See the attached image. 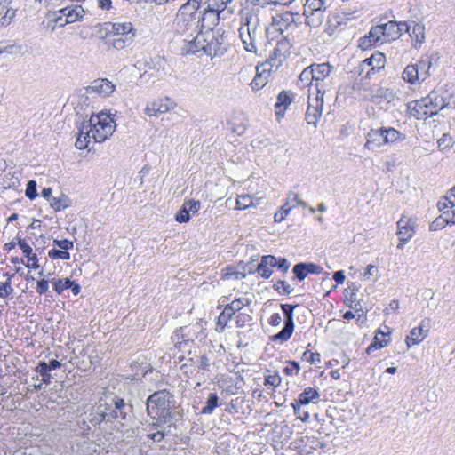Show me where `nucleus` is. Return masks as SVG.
I'll list each match as a JSON object with an SVG mask.
<instances>
[{"label":"nucleus","instance_id":"42","mask_svg":"<svg viewBox=\"0 0 455 455\" xmlns=\"http://www.w3.org/2000/svg\"><path fill=\"white\" fill-rule=\"evenodd\" d=\"M327 92H319V91L311 90V93L308 92V104L312 106L319 105V108H323L324 102L323 97Z\"/></svg>","mask_w":455,"mask_h":455},{"label":"nucleus","instance_id":"56","mask_svg":"<svg viewBox=\"0 0 455 455\" xmlns=\"http://www.w3.org/2000/svg\"><path fill=\"white\" fill-rule=\"evenodd\" d=\"M25 195L31 200L37 196L36 182L35 180H31L28 182Z\"/></svg>","mask_w":455,"mask_h":455},{"label":"nucleus","instance_id":"7","mask_svg":"<svg viewBox=\"0 0 455 455\" xmlns=\"http://www.w3.org/2000/svg\"><path fill=\"white\" fill-rule=\"evenodd\" d=\"M328 4L323 0H306L303 10L306 24L310 28L320 27L324 20Z\"/></svg>","mask_w":455,"mask_h":455},{"label":"nucleus","instance_id":"22","mask_svg":"<svg viewBox=\"0 0 455 455\" xmlns=\"http://www.w3.org/2000/svg\"><path fill=\"white\" fill-rule=\"evenodd\" d=\"M293 98H294L293 93H291V92L284 91V90L282 91L277 95V100L275 104V116H276L277 120H280L281 118L283 117L284 112L287 109V108L289 107V105L292 102Z\"/></svg>","mask_w":455,"mask_h":455},{"label":"nucleus","instance_id":"59","mask_svg":"<svg viewBox=\"0 0 455 455\" xmlns=\"http://www.w3.org/2000/svg\"><path fill=\"white\" fill-rule=\"evenodd\" d=\"M257 272L259 273V275L265 278V279H267L271 276V275L273 274V271L272 269L267 267L266 264H264L261 260H260V263L258 265V267H257Z\"/></svg>","mask_w":455,"mask_h":455},{"label":"nucleus","instance_id":"18","mask_svg":"<svg viewBox=\"0 0 455 455\" xmlns=\"http://www.w3.org/2000/svg\"><path fill=\"white\" fill-rule=\"evenodd\" d=\"M256 70L257 74L251 83L253 91L262 89L268 83L271 73L276 71L271 67H265L264 63L258 65Z\"/></svg>","mask_w":455,"mask_h":455},{"label":"nucleus","instance_id":"16","mask_svg":"<svg viewBox=\"0 0 455 455\" xmlns=\"http://www.w3.org/2000/svg\"><path fill=\"white\" fill-rule=\"evenodd\" d=\"M116 86L107 78H99L94 80L91 85L86 87L88 94H98L102 97H108L115 91Z\"/></svg>","mask_w":455,"mask_h":455},{"label":"nucleus","instance_id":"64","mask_svg":"<svg viewBox=\"0 0 455 455\" xmlns=\"http://www.w3.org/2000/svg\"><path fill=\"white\" fill-rule=\"evenodd\" d=\"M281 384V377L278 374L268 375L265 378V385H269L274 387Z\"/></svg>","mask_w":455,"mask_h":455},{"label":"nucleus","instance_id":"50","mask_svg":"<svg viewBox=\"0 0 455 455\" xmlns=\"http://www.w3.org/2000/svg\"><path fill=\"white\" fill-rule=\"evenodd\" d=\"M451 223V217L439 216L430 225L432 230H438Z\"/></svg>","mask_w":455,"mask_h":455},{"label":"nucleus","instance_id":"10","mask_svg":"<svg viewBox=\"0 0 455 455\" xmlns=\"http://www.w3.org/2000/svg\"><path fill=\"white\" fill-rule=\"evenodd\" d=\"M385 60V55L380 52H376L371 57L361 61L358 67L355 68L354 72L363 78H370L371 75L384 68Z\"/></svg>","mask_w":455,"mask_h":455},{"label":"nucleus","instance_id":"52","mask_svg":"<svg viewBox=\"0 0 455 455\" xmlns=\"http://www.w3.org/2000/svg\"><path fill=\"white\" fill-rule=\"evenodd\" d=\"M12 277L13 275H9L6 282L0 283V298H6L13 292V288L12 287Z\"/></svg>","mask_w":455,"mask_h":455},{"label":"nucleus","instance_id":"39","mask_svg":"<svg viewBox=\"0 0 455 455\" xmlns=\"http://www.w3.org/2000/svg\"><path fill=\"white\" fill-rule=\"evenodd\" d=\"M134 35H131L129 36H122L118 38H115L111 41L110 45L116 50H123L127 46H130L133 42Z\"/></svg>","mask_w":455,"mask_h":455},{"label":"nucleus","instance_id":"55","mask_svg":"<svg viewBox=\"0 0 455 455\" xmlns=\"http://www.w3.org/2000/svg\"><path fill=\"white\" fill-rule=\"evenodd\" d=\"M381 132H383V143L394 142L398 139V132L394 128L381 129Z\"/></svg>","mask_w":455,"mask_h":455},{"label":"nucleus","instance_id":"49","mask_svg":"<svg viewBox=\"0 0 455 455\" xmlns=\"http://www.w3.org/2000/svg\"><path fill=\"white\" fill-rule=\"evenodd\" d=\"M275 291L280 294L290 295L294 289L284 280H279L274 286Z\"/></svg>","mask_w":455,"mask_h":455},{"label":"nucleus","instance_id":"45","mask_svg":"<svg viewBox=\"0 0 455 455\" xmlns=\"http://www.w3.org/2000/svg\"><path fill=\"white\" fill-rule=\"evenodd\" d=\"M377 142L378 144H384L383 143V132H381V129L371 131L368 133L367 142L365 144V147L368 148H372L373 144Z\"/></svg>","mask_w":455,"mask_h":455},{"label":"nucleus","instance_id":"29","mask_svg":"<svg viewBox=\"0 0 455 455\" xmlns=\"http://www.w3.org/2000/svg\"><path fill=\"white\" fill-rule=\"evenodd\" d=\"M131 369L133 373L127 378L131 380H140L147 373L152 371V367L150 365L148 364L146 366H142L138 362H132L131 363Z\"/></svg>","mask_w":455,"mask_h":455},{"label":"nucleus","instance_id":"9","mask_svg":"<svg viewBox=\"0 0 455 455\" xmlns=\"http://www.w3.org/2000/svg\"><path fill=\"white\" fill-rule=\"evenodd\" d=\"M295 28L296 25L292 13L284 12L282 14H276L273 17L271 25L266 30V38L268 41L273 40V36L275 33H278L283 36L285 32Z\"/></svg>","mask_w":455,"mask_h":455},{"label":"nucleus","instance_id":"63","mask_svg":"<svg viewBox=\"0 0 455 455\" xmlns=\"http://www.w3.org/2000/svg\"><path fill=\"white\" fill-rule=\"evenodd\" d=\"M190 219V214L188 211L182 206L181 209L176 213L175 220L180 223L188 222Z\"/></svg>","mask_w":455,"mask_h":455},{"label":"nucleus","instance_id":"27","mask_svg":"<svg viewBox=\"0 0 455 455\" xmlns=\"http://www.w3.org/2000/svg\"><path fill=\"white\" fill-rule=\"evenodd\" d=\"M430 114L435 116L440 109H443L445 106L444 99L439 96L436 92H431L427 97H425Z\"/></svg>","mask_w":455,"mask_h":455},{"label":"nucleus","instance_id":"46","mask_svg":"<svg viewBox=\"0 0 455 455\" xmlns=\"http://www.w3.org/2000/svg\"><path fill=\"white\" fill-rule=\"evenodd\" d=\"M36 371L41 375L42 381L45 384L51 383V373L47 363L40 362L36 367Z\"/></svg>","mask_w":455,"mask_h":455},{"label":"nucleus","instance_id":"35","mask_svg":"<svg viewBox=\"0 0 455 455\" xmlns=\"http://www.w3.org/2000/svg\"><path fill=\"white\" fill-rule=\"evenodd\" d=\"M455 206V199L451 197V195L443 196L437 203V208L440 212H443V216L451 217L449 210Z\"/></svg>","mask_w":455,"mask_h":455},{"label":"nucleus","instance_id":"48","mask_svg":"<svg viewBox=\"0 0 455 455\" xmlns=\"http://www.w3.org/2000/svg\"><path fill=\"white\" fill-rule=\"evenodd\" d=\"M52 284L54 286V290L58 294H60L62 291H64L67 289H69L70 286H72V280L69 278H64V279H58L54 280L52 282Z\"/></svg>","mask_w":455,"mask_h":455},{"label":"nucleus","instance_id":"31","mask_svg":"<svg viewBox=\"0 0 455 455\" xmlns=\"http://www.w3.org/2000/svg\"><path fill=\"white\" fill-rule=\"evenodd\" d=\"M86 419L90 425L92 427H97L101 422H106V416H104V411L98 404L90 411Z\"/></svg>","mask_w":455,"mask_h":455},{"label":"nucleus","instance_id":"3","mask_svg":"<svg viewBox=\"0 0 455 455\" xmlns=\"http://www.w3.org/2000/svg\"><path fill=\"white\" fill-rule=\"evenodd\" d=\"M98 404L104 411L107 423L117 420L124 424L123 421H126L132 412V405L117 395L106 396L105 400H100Z\"/></svg>","mask_w":455,"mask_h":455},{"label":"nucleus","instance_id":"60","mask_svg":"<svg viewBox=\"0 0 455 455\" xmlns=\"http://www.w3.org/2000/svg\"><path fill=\"white\" fill-rule=\"evenodd\" d=\"M176 347L180 351H188L190 354L191 347H194V341L192 339H183L182 341H178Z\"/></svg>","mask_w":455,"mask_h":455},{"label":"nucleus","instance_id":"53","mask_svg":"<svg viewBox=\"0 0 455 455\" xmlns=\"http://www.w3.org/2000/svg\"><path fill=\"white\" fill-rule=\"evenodd\" d=\"M48 256L52 259H64V260H68L70 259V253L67 251H64V250H58V249H52L48 251Z\"/></svg>","mask_w":455,"mask_h":455},{"label":"nucleus","instance_id":"14","mask_svg":"<svg viewBox=\"0 0 455 455\" xmlns=\"http://www.w3.org/2000/svg\"><path fill=\"white\" fill-rule=\"evenodd\" d=\"M246 304L244 299H236L231 303L228 304L222 313L218 317L217 326L223 331L228 322L231 320L232 316L238 311H240Z\"/></svg>","mask_w":455,"mask_h":455},{"label":"nucleus","instance_id":"12","mask_svg":"<svg viewBox=\"0 0 455 455\" xmlns=\"http://www.w3.org/2000/svg\"><path fill=\"white\" fill-rule=\"evenodd\" d=\"M185 45L182 47V52L185 54H195L200 50H203L204 53L211 58H213L219 54V48H217V41L208 42L206 44H202L200 41H198V35H196L193 39L187 40Z\"/></svg>","mask_w":455,"mask_h":455},{"label":"nucleus","instance_id":"6","mask_svg":"<svg viewBox=\"0 0 455 455\" xmlns=\"http://www.w3.org/2000/svg\"><path fill=\"white\" fill-rule=\"evenodd\" d=\"M332 70L333 66L328 62L312 64L311 71L314 84H311L309 92H311V90L319 91V92H331L333 85L331 78Z\"/></svg>","mask_w":455,"mask_h":455},{"label":"nucleus","instance_id":"51","mask_svg":"<svg viewBox=\"0 0 455 455\" xmlns=\"http://www.w3.org/2000/svg\"><path fill=\"white\" fill-rule=\"evenodd\" d=\"M297 305L282 304L281 308L284 315V323H294L293 322V311Z\"/></svg>","mask_w":455,"mask_h":455},{"label":"nucleus","instance_id":"25","mask_svg":"<svg viewBox=\"0 0 455 455\" xmlns=\"http://www.w3.org/2000/svg\"><path fill=\"white\" fill-rule=\"evenodd\" d=\"M390 26L392 28L398 27V23L395 20H390L387 23L380 24L375 27H372L369 32V36L373 39V43H378L381 37H389L392 36V33L387 31V27Z\"/></svg>","mask_w":455,"mask_h":455},{"label":"nucleus","instance_id":"33","mask_svg":"<svg viewBox=\"0 0 455 455\" xmlns=\"http://www.w3.org/2000/svg\"><path fill=\"white\" fill-rule=\"evenodd\" d=\"M322 112L323 108H319V105L312 106L311 104H308L305 114V120L308 124L316 126V124L322 116Z\"/></svg>","mask_w":455,"mask_h":455},{"label":"nucleus","instance_id":"57","mask_svg":"<svg viewBox=\"0 0 455 455\" xmlns=\"http://www.w3.org/2000/svg\"><path fill=\"white\" fill-rule=\"evenodd\" d=\"M200 202L196 200H187L183 204V207L188 211V213H196L200 209Z\"/></svg>","mask_w":455,"mask_h":455},{"label":"nucleus","instance_id":"21","mask_svg":"<svg viewBox=\"0 0 455 455\" xmlns=\"http://www.w3.org/2000/svg\"><path fill=\"white\" fill-rule=\"evenodd\" d=\"M416 228V220L402 216L400 218V243H407L414 235Z\"/></svg>","mask_w":455,"mask_h":455},{"label":"nucleus","instance_id":"30","mask_svg":"<svg viewBox=\"0 0 455 455\" xmlns=\"http://www.w3.org/2000/svg\"><path fill=\"white\" fill-rule=\"evenodd\" d=\"M403 79L411 84H417L423 82L420 79L419 70L415 64L408 65L403 72Z\"/></svg>","mask_w":455,"mask_h":455},{"label":"nucleus","instance_id":"61","mask_svg":"<svg viewBox=\"0 0 455 455\" xmlns=\"http://www.w3.org/2000/svg\"><path fill=\"white\" fill-rule=\"evenodd\" d=\"M53 245L59 247L61 250L68 251V250H71L74 247V243L72 241H69L68 239L63 240H53Z\"/></svg>","mask_w":455,"mask_h":455},{"label":"nucleus","instance_id":"1","mask_svg":"<svg viewBox=\"0 0 455 455\" xmlns=\"http://www.w3.org/2000/svg\"><path fill=\"white\" fill-rule=\"evenodd\" d=\"M267 28L260 24L257 15L246 13L244 21L239 28V36L247 52L258 53L261 47L266 46L264 37Z\"/></svg>","mask_w":455,"mask_h":455},{"label":"nucleus","instance_id":"19","mask_svg":"<svg viewBox=\"0 0 455 455\" xmlns=\"http://www.w3.org/2000/svg\"><path fill=\"white\" fill-rule=\"evenodd\" d=\"M407 109L410 116H412L416 119L426 120L427 117L433 116V115L430 114V110L427 102L425 101V98L408 103Z\"/></svg>","mask_w":455,"mask_h":455},{"label":"nucleus","instance_id":"26","mask_svg":"<svg viewBox=\"0 0 455 455\" xmlns=\"http://www.w3.org/2000/svg\"><path fill=\"white\" fill-rule=\"evenodd\" d=\"M92 132L91 130V124H87L86 121L83 122L79 127L78 136L75 143L76 147L78 149H84L88 148V145L92 139Z\"/></svg>","mask_w":455,"mask_h":455},{"label":"nucleus","instance_id":"15","mask_svg":"<svg viewBox=\"0 0 455 455\" xmlns=\"http://www.w3.org/2000/svg\"><path fill=\"white\" fill-rule=\"evenodd\" d=\"M176 107V103L169 98L153 100L147 104L144 112L148 116H157L167 113Z\"/></svg>","mask_w":455,"mask_h":455},{"label":"nucleus","instance_id":"54","mask_svg":"<svg viewBox=\"0 0 455 455\" xmlns=\"http://www.w3.org/2000/svg\"><path fill=\"white\" fill-rule=\"evenodd\" d=\"M292 272L294 273L296 278L299 281H303L308 275L306 267V263L296 264L293 267Z\"/></svg>","mask_w":455,"mask_h":455},{"label":"nucleus","instance_id":"41","mask_svg":"<svg viewBox=\"0 0 455 455\" xmlns=\"http://www.w3.org/2000/svg\"><path fill=\"white\" fill-rule=\"evenodd\" d=\"M219 397L215 393H210L206 401V405L202 409L201 413L210 415L218 406Z\"/></svg>","mask_w":455,"mask_h":455},{"label":"nucleus","instance_id":"32","mask_svg":"<svg viewBox=\"0 0 455 455\" xmlns=\"http://www.w3.org/2000/svg\"><path fill=\"white\" fill-rule=\"evenodd\" d=\"M285 58L286 56L279 52L277 48L275 46L267 60L263 63L265 64V67H271L275 70H277L283 64Z\"/></svg>","mask_w":455,"mask_h":455},{"label":"nucleus","instance_id":"62","mask_svg":"<svg viewBox=\"0 0 455 455\" xmlns=\"http://www.w3.org/2000/svg\"><path fill=\"white\" fill-rule=\"evenodd\" d=\"M289 364L290 365L284 368V373L289 376L299 374L300 369L299 364L295 361L289 362Z\"/></svg>","mask_w":455,"mask_h":455},{"label":"nucleus","instance_id":"44","mask_svg":"<svg viewBox=\"0 0 455 455\" xmlns=\"http://www.w3.org/2000/svg\"><path fill=\"white\" fill-rule=\"evenodd\" d=\"M252 197L250 195H242L236 198L235 209L246 210L250 207H255Z\"/></svg>","mask_w":455,"mask_h":455},{"label":"nucleus","instance_id":"20","mask_svg":"<svg viewBox=\"0 0 455 455\" xmlns=\"http://www.w3.org/2000/svg\"><path fill=\"white\" fill-rule=\"evenodd\" d=\"M390 341V330L389 327L384 326L379 328L375 334L373 341L367 347L366 353L371 354L373 351L387 347Z\"/></svg>","mask_w":455,"mask_h":455},{"label":"nucleus","instance_id":"24","mask_svg":"<svg viewBox=\"0 0 455 455\" xmlns=\"http://www.w3.org/2000/svg\"><path fill=\"white\" fill-rule=\"evenodd\" d=\"M105 29L117 36H129L132 34L135 36V30L131 22L105 23Z\"/></svg>","mask_w":455,"mask_h":455},{"label":"nucleus","instance_id":"2","mask_svg":"<svg viewBox=\"0 0 455 455\" xmlns=\"http://www.w3.org/2000/svg\"><path fill=\"white\" fill-rule=\"evenodd\" d=\"M174 403V397L170 392L166 390L155 392L147 400L148 413L152 419L167 423L172 419Z\"/></svg>","mask_w":455,"mask_h":455},{"label":"nucleus","instance_id":"17","mask_svg":"<svg viewBox=\"0 0 455 455\" xmlns=\"http://www.w3.org/2000/svg\"><path fill=\"white\" fill-rule=\"evenodd\" d=\"M220 12L209 9L208 6L204 10L201 15H198L196 26L200 29L206 28L212 30L217 24L220 19Z\"/></svg>","mask_w":455,"mask_h":455},{"label":"nucleus","instance_id":"5","mask_svg":"<svg viewBox=\"0 0 455 455\" xmlns=\"http://www.w3.org/2000/svg\"><path fill=\"white\" fill-rule=\"evenodd\" d=\"M199 8V2L188 0L179 10L176 19V29L178 32H186L191 30L197 31L196 20L197 18L196 10Z\"/></svg>","mask_w":455,"mask_h":455},{"label":"nucleus","instance_id":"40","mask_svg":"<svg viewBox=\"0 0 455 455\" xmlns=\"http://www.w3.org/2000/svg\"><path fill=\"white\" fill-rule=\"evenodd\" d=\"M311 84H314L311 65L305 68L299 76V86H308V91L310 90Z\"/></svg>","mask_w":455,"mask_h":455},{"label":"nucleus","instance_id":"34","mask_svg":"<svg viewBox=\"0 0 455 455\" xmlns=\"http://www.w3.org/2000/svg\"><path fill=\"white\" fill-rule=\"evenodd\" d=\"M415 66L419 70V74L422 81H425L430 76V68L432 67V60L430 57H423L417 64H415Z\"/></svg>","mask_w":455,"mask_h":455},{"label":"nucleus","instance_id":"4","mask_svg":"<svg viewBox=\"0 0 455 455\" xmlns=\"http://www.w3.org/2000/svg\"><path fill=\"white\" fill-rule=\"evenodd\" d=\"M86 123L91 124L92 137L95 142L106 140L116 129L114 120L104 112H100L97 116H92Z\"/></svg>","mask_w":455,"mask_h":455},{"label":"nucleus","instance_id":"38","mask_svg":"<svg viewBox=\"0 0 455 455\" xmlns=\"http://www.w3.org/2000/svg\"><path fill=\"white\" fill-rule=\"evenodd\" d=\"M50 204L52 208L59 212L69 206L70 199L68 196L62 194L60 197H52Z\"/></svg>","mask_w":455,"mask_h":455},{"label":"nucleus","instance_id":"58","mask_svg":"<svg viewBox=\"0 0 455 455\" xmlns=\"http://www.w3.org/2000/svg\"><path fill=\"white\" fill-rule=\"evenodd\" d=\"M302 358L309 362L311 364L318 363L321 361L319 353L311 352L309 350L304 352Z\"/></svg>","mask_w":455,"mask_h":455},{"label":"nucleus","instance_id":"36","mask_svg":"<svg viewBox=\"0 0 455 455\" xmlns=\"http://www.w3.org/2000/svg\"><path fill=\"white\" fill-rule=\"evenodd\" d=\"M293 331L294 323H284V326L282 331L275 334L272 337V340L281 342L287 341L291 337Z\"/></svg>","mask_w":455,"mask_h":455},{"label":"nucleus","instance_id":"11","mask_svg":"<svg viewBox=\"0 0 455 455\" xmlns=\"http://www.w3.org/2000/svg\"><path fill=\"white\" fill-rule=\"evenodd\" d=\"M53 15L56 16L53 19L55 23L63 27L81 20L84 15V10L81 5L75 4L62 7L58 12H54Z\"/></svg>","mask_w":455,"mask_h":455},{"label":"nucleus","instance_id":"13","mask_svg":"<svg viewBox=\"0 0 455 455\" xmlns=\"http://www.w3.org/2000/svg\"><path fill=\"white\" fill-rule=\"evenodd\" d=\"M429 320H422L417 327L412 328L405 338L407 348L419 345L429 333Z\"/></svg>","mask_w":455,"mask_h":455},{"label":"nucleus","instance_id":"8","mask_svg":"<svg viewBox=\"0 0 455 455\" xmlns=\"http://www.w3.org/2000/svg\"><path fill=\"white\" fill-rule=\"evenodd\" d=\"M405 36L412 48L419 49L426 41L425 26L414 20L400 21V37Z\"/></svg>","mask_w":455,"mask_h":455},{"label":"nucleus","instance_id":"47","mask_svg":"<svg viewBox=\"0 0 455 455\" xmlns=\"http://www.w3.org/2000/svg\"><path fill=\"white\" fill-rule=\"evenodd\" d=\"M232 1L233 0H207L206 4L209 9L221 12L226 9L227 5Z\"/></svg>","mask_w":455,"mask_h":455},{"label":"nucleus","instance_id":"23","mask_svg":"<svg viewBox=\"0 0 455 455\" xmlns=\"http://www.w3.org/2000/svg\"><path fill=\"white\" fill-rule=\"evenodd\" d=\"M377 91L368 84H355L353 86L355 97L363 100L373 101L378 97Z\"/></svg>","mask_w":455,"mask_h":455},{"label":"nucleus","instance_id":"43","mask_svg":"<svg viewBox=\"0 0 455 455\" xmlns=\"http://www.w3.org/2000/svg\"><path fill=\"white\" fill-rule=\"evenodd\" d=\"M291 45L292 42L288 34L286 36H283L281 39L277 40L275 47L279 52L286 56L290 52Z\"/></svg>","mask_w":455,"mask_h":455},{"label":"nucleus","instance_id":"28","mask_svg":"<svg viewBox=\"0 0 455 455\" xmlns=\"http://www.w3.org/2000/svg\"><path fill=\"white\" fill-rule=\"evenodd\" d=\"M18 245L22 250V252L25 254V256L28 258V262L26 264V267L32 269H37L39 267L37 263L38 259L36 254L33 253L32 248L24 239L20 238L18 240Z\"/></svg>","mask_w":455,"mask_h":455},{"label":"nucleus","instance_id":"37","mask_svg":"<svg viewBox=\"0 0 455 455\" xmlns=\"http://www.w3.org/2000/svg\"><path fill=\"white\" fill-rule=\"evenodd\" d=\"M319 397V393L316 389L307 387L299 395L298 403L302 405L308 404L311 401Z\"/></svg>","mask_w":455,"mask_h":455}]
</instances>
